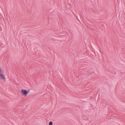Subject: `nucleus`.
<instances>
[{
  "mask_svg": "<svg viewBox=\"0 0 125 125\" xmlns=\"http://www.w3.org/2000/svg\"><path fill=\"white\" fill-rule=\"evenodd\" d=\"M53 123L52 122H50L49 123V125H52Z\"/></svg>",
  "mask_w": 125,
  "mask_h": 125,
  "instance_id": "obj_3",
  "label": "nucleus"
},
{
  "mask_svg": "<svg viewBox=\"0 0 125 125\" xmlns=\"http://www.w3.org/2000/svg\"><path fill=\"white\" fill-rule=\"evenodd\" d=\"M0 78L1 80L4 81L6 80V77L4 73V71L1 68L0 69Z\"/></svg>",
  "mask_w": 125,
  "mask_h": 125,
  "instance_id": "obj_1",
  "label": "nucleus"
},
{
  "mask_svg": "<svg viewBox=\"0 0 125 125\" xmlns=\"http://www.w3.org/2000/svg\"><path fill=\"white\" fill-rule=\"evenodd\" d=\"M21 92L22 96L24 97H26L29 93V91L24 89H21Z\"/></svg>",
  "mask_w": 125,
  "mask_h": 125,
  "instance_id": "obj_2",
  "label": "nucleus"
}]
</instances>
